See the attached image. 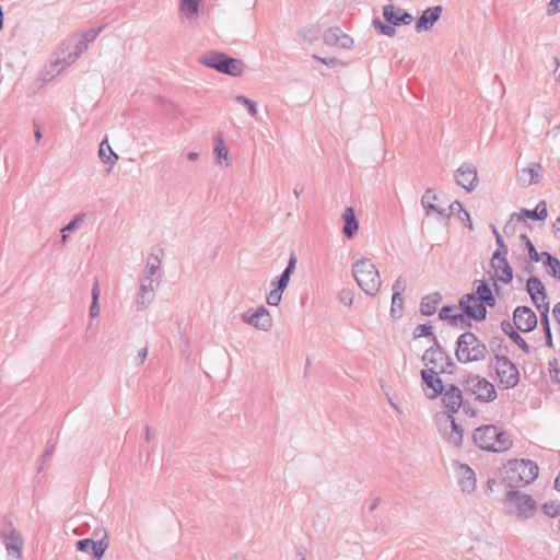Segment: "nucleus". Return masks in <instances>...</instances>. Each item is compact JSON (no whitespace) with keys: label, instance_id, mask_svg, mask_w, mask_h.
<instances>
[{"label":"nucleus","instance_id":"obj_17","mask_svg":"<svg viewBox=\"0 0 560 560\" xmlns=\"http://www.w3.org/2000/svg\"><path fill=\"white\" fill-rule=\"evenodd\" d=\"M455 180L465 190L472 191L478 183L476 167L471 163H464L455 172Z\"/></svg>","mask_w":560,"mask_h":560},{"label":"nucleus","instance_id":"obj_40","mask_svg":"<svg viewBox=\"0 0 560 560\" xmlns=\"http://www.w3.org/2000/svg\"><path fill=\"white\" fill-rule=\"evenodd\" d=\"M373 25L376 30L380 31L381 34L386 35L388 37H393L396 34L395 25L390 24H384L380 19L373 20Z\"/></svg>","mask_w":560,"mask_h":560},{"label":"nucleus","instance_id":"obj_29","mask_svg":"<svg viewBox=\"0 0 560 560\" xmlns=\"http://www.w3.org/2000/svg\"><path fill=\"white\" fill-rule=\"evenodd\" d=\"M202 0H179L178 13L179 18L184 21L197 20L200 12V4Z\"/></svg>","mask_w":560,"mask_h":560},{"label":"nucleus","instance_id":"obj_18","mask_svg":"<svg viewBox=\"0 0 560 560\" xmlns=\"http://www.w3.org/2000/svg\"><path fill=\"white\" fill-rule=\"evenodd\" d=\"M324 43L327 46L338 47L341 49H350L353 46V38L343 33L338 26L329 27L324 32Z\"/></svg>","mask_w":560,"mask_h":560},{"label":"nucleus","instance_id":"obj_5","mask_svg":"<svg viewBox=\"0 0 560 560\" xmlns=\"http://www.w3.org/2000/svg\"><path fill=\"white\" fill-rule=\"evenodd\" d=\"M538 476V466L530 459L510 460L505 466V481L509 488L523 487L533 482Z\"/></svg>","mask_w":560,"mask_h":560},{"label":"nucleus","instance_id":"obj_42","mask_svg":"<svg viewBox=\"0 0 560 560\" xmlns=\"http://www.w3.org/2000/svg\"><path fill=\"white\" fill-rule=\"evenodd\" d=\"M540 313V324L544 332L551 330L550 320H549V305H541L537 307Z\"/></svg>","mask_w":560,"mask_h":560},{"label":"nucleus","instance_id":"obj_28","mask_svg":"<svg viewBox=\"0 0 560 560\" xmlns=\"http://www.w3.org/2000/svg\"><path fill=\"white\" fill-rule=\"evenodd\" d=\"M298 258L294 253L290 255L288 265L282 273L271 281L272 289L284 291L290 282L291 275L296 267Z\"/></svg>","mask_w":560,"mask_h":560},{"label":"nucleus","instance_id":"obj_59","mask_svg":"<svg viewBox=\"0 0 560 560\" xmlns=\"http://www.w3.org/2000/svg\"><path fill=\"white\" fill-rule=\"evenodd\" d=\"M107 151L109 152V154H107V165H109V168H110L117 162L118 155L112 150V148L108 143H107Z\"/></svg>","mask_w":560,"mask_h":560},{"label":"nucleus","instance_id":"obj_7","mask_svg":"<svg viewBox=\"0 0 560 560\" xmlns=\"http://www.w3.org/2000/svg\"><path fill=\"white\" fill-rule=\"evenodd\" d=\"M505 505L510 514L521 520L530 518L537 512L536 501L529 494L515 489L506 492Z\"/></svg>","mask_w":560,"mask_h":560},{"label":"nucleus","instance_id":"obj_37","mask_svg":"<svg viewBox=\"0 0 560 560\" xmlns=\"http://www.w3.org/2000/svg\"><path fill=\"white\" fill-rule=\"evenodd\" d=\"M320 33V26L313 24L302 27L298 34L304 42L314 43L319 38Z\"/></svg>","mask_w":560,"mask_h":560},{"label":"nucleus","instance_id":"obj_9","mask_svg":"<svg viewBox=\"0 0 560 560\" xmlns=\"http://www.w3.org/2000/svg\"><path fill=\"white\" fill-rule=\"evenodd\" d=\"M464 388L480 402H490L497 398L494 385L479 375H468L464 382Z\"/></svg>","mask_w":560,"mask_h":560},{"label":"nucleus","instance_id":"obj_31","mask_svg":"<svg viewBox=\"0 0 560 560\" xmlns=\"http://www.w3.org/2000/svg\"><path fill=\"white\" fill-rule=\"evenodd\" d=\"M447 421L450 422L448 429L443 431L444 438L455 446H459L463 442V430L455 422V419L452 415H447Z\"/></svg>","mask_w":560,"mask_h":560},{"label":"nucleus","instance_id":"obj_30","mask_svg":"<svg viewBox=\"0 0 560 560\" xmlns=\"http://www.w3.org/2000/svg\"><path fill=\"white\" fill-rule=\"evenodd\" d=\"M343 226L342 233L348 238H353L359 230V220L355 217L354 209L347 207L342 213Z\"/></svg>","mask_w":560,"mask_h":560},{"label":"nucleus","instance_id":"obj_63","mask_svg":"<svg viewBox=\"0 0 560 560\" xmlns=\"http://www.w3.org/2000/svg\"><path fill=\"white\" fill-rule=\"evenodd\" d=\"M462 407H463L464 412H465L467 416H470V417L476 416L477 411H476L474 408H471V407H470V405H469L468 402H464V401H463Z\"/></svg>","mask_w":560,"mask_h":560},{"label":"nucleus","instance_id":"obj_13","mask_svg":"<svg viewBox=\"0 0 560 560\" xmlns=\"http://www.w3.org/2000/svg\"><path fill=\"white\" fill-rule=\"evenodd\" d=\"M422 361L428 368L427 370H433L440 373L452 374L455 369V363L448 354H439L434 353V351H424Z\"/></svg>","mask_w":560,"mask_h":560},{"label":"nucleus","instance_id":"obj_23","mask_svg":"<svg viewBox=\"0 0 560 560\" xmlns=\"http://www.w3.org/2000/svg\"><path fill=\"white\" fill-rule=\"evenodd\" d=\"M442 11V5H435L425 9L418 19L415 30L418 33L430 31L440 20Z\"/></svg>","mask_w":560,"mask_h":560},{"label":"nucleus","instance_id":"obj_3","mask_svg":"<svg viewBox=\"0 0 560 560\" xmlns=\"http://www.w3.org/2000/svg\"><path fill=\"white\" fill-rule=\"evenodd\" d=\"M487 353V346L474 332L465 331L457 338L455 357L458 362L468 364L482 361Z\"/></svg>","mask_w":560,"mask_h":560},{"label":"nucleus","instance_id":"obj_22","mask_svg":"<svg viewBox=\"0 0 560 560\" xmlns=\"http://www.w3.org/2000/svg\"><path fill=\"white\" fill-rule=\"evenodd\" d=\"M440 372L433 370H421L420 375L423 384L427 388L431 389V393H427L429 399H434L440 396L446 386L443 381L438 376Z\"/></svg>","mask_w":560,"mask_h":560},{"label":"nucleus","instance_id":"obj_14","mask_svg":"<svg viewBox=\"0 0 560 560\" xmlns=\"http://www.w3.org/2000/svg\"><path fill=\"white\" fill-rule=\"evenodd\" d=\"M513 323L517 330L529 332L537 326V316L528 306H517L513 312Z\"/></svg>","mask_w":560,"mask_h":560},{"label":"nucleus","instance_id":"obj_44","mask_svg":"<svg viewBox=\"0 0 560 560\" xmlns=\"http://www.w3.org/2000/svg\"><path fill=\"white\" fill-rule=\"evenodd\" d=\"M84 219H85V213L77 214L68 224H66L61 229V233L72 232V231L77 230L78 228L81 226V224L83 223Z\"/></svg>","mask_w":560,"mask_h":560},{"label":"nucleus","instance_id":"obj_61","mask_svg":"<svg viewBox=\"0 0 560 560\" xmlns=\"http://www.w3.org/2000/svg\"><path fill=\"white\" fill-rule=\"evenodd\" d=\"M481 301H482V305L490 306V307L495 306V303H497L495 298H494L492 291L489 292L488 294H486V298L482 299Z\"/></svg>","mask_w":560,"mask_h":560},{"label":"nucleus","instance_id":"obj_46","mask_svg":"<svg viewBox=\"0 0 560 560\" xmlns=\"http://www.w3.org/2000/svg\"><path fill=\"white\" fill-rule=\"evenodd\" d=\"M542 512L550 517H555L560 515V504L549 501L542 504L541 506Z\"/></svg>","mask_w":560,"mask_h":560},{"label":"nucleus","instance_id":"obj_43","mask_svg":"<svg viewBox=\"0 0 560 560\" xmlns=\"http://www.w3.org/2000/svg\"><path fill=\"white\" fill-rule=\"evenodd\" d=\"M412 336L415 339L421 338V337H433L434 334L432 331V327L429 324H421L418 325L412 332Z\"/></svg>","mask_w":560,"mask_h":560},{"label":"nucleus","instance_id":"obj_34","mask_svg":"<svg viewBox=\"0 0 560 560\" xmlns=\"http://www.w3.org/2000/svg\"><path fill=\"white\" fill-rule=\"evenodd\" d=\"M474 292L466 294L465 302H475L476 300L481 301L482 299L486 298V294L491 292V289L488 285V283L481 279H477L474 281Z\"/></svg>","mask_w":560,"mask_h":560},{"label":"nucleus","instance_id":"obj_58","mask_svg":"<svg viewBox=\"0 0 560 560\" xmlns=\"http://www.w3.org/2000/svg\"><path fill=\"white\" fill-rule=\"evenodd\" d=\"M514 323L512 324L510 320L504 319L501 322V329L502 331L508 335L509 337L513 335L516 330L514 329Z\"/></svg>","mask_w":560,"mask_h":560},{"label":"nucleus","instance_id":"obj_48","mask_svg":"<svg viewBox=\"0 0 560 560\" xmlns=\"http://www.w3.org/2000/svg\"><path fill=\"white\" fill-rule=\"evenodd\" d=\"M282 291L272 289L267 295L266 302L270 306H278L282 300Z\"/></svg>","mask_w":560,"mask_h":560},{"label":"nucleus","instance_id":"obj_4","mask_svg":"<svg viewBox=\"0 0 560 560\" xmlns=\"http://www.w3.org/2000/svg\"><path fill=\"white\" fill-rule=\"evenodd\" d=\"M352 275L360 289L370 296H375L382 285L380 272L374 264L361 258L352 266Z\"/></svg>","mask_w":560,"mask_h":560},{"label":"nucleus","instance_id":"obj_26","mask_svg":"<svg viewBox=\"0 0 560 560\" xmlns=\"http://www.w3.org/2000/svg\"><path fill=\"white\" fill-rule=\"evenodd\" d=\"M540 170L539 163H532L529 166L521 168L517 172V183L523 187L538 184L541 178Z\"/></svg>","mask_w":560,"mask_h":560},{"label":"nucleus","instance_id":"obj_24","mask_svg":"<svg viewBox=\"0 0 560 560\" xmlns=\"http://www.w3.org/2000/svg\"><path fill=\"white\" fill-rule=\"evenodd\" d=\"M384 19L393 25L410 24L413 16L402 9H397L394 4H387L383 8Z\"/></svg>","mask_w":560,"mask_h":560},{"label":"nucleus","instance_id":"obj_27","mask_svg":"<svg viewBox=\"0 0 560 560\" xmlns=\"http://www.w3.org/2000/svg\"><path fill=\"white\" fill-rule=\"evenodd\" d=\"M458 483L464 492L470 493L476 488V476L467 464H459L456 469Z\"/></svg>","mask_w":560,"mask_h":560},{"label":"nucleus","instance_id":"obj_64","mask_svg":"<svg viewBox=\"0 0 560 560\" xmlns=\"http://www.w3.org/2000/svg\"><path fill=\"white\" fill-rule=\"evenodd\" d=\"M556 237L560 240V217L553 222Z\"/></svg>","mask_w":560,"mask_h":560},{"label":"nucleus","instance_id":"obj_38","mask_svg":"<svg viewBox=\"0 0 560 560\" xmlns=\"http://www.w3.org/2000/svg\"><path fill=\"white\" fill-rule=\"evenodd\" d=\"M542 264L549 268V273L555 278H560V261L558 258L547 252H542Z\"/></svg>","mask_w":560,"mask_h":560},{"label":"nucleus","instance_id":"obj_8","mask_svg":"<svg viewBox=\"0 0 560 560\" xmlns=\"http://www.w3.org/2000/svg\"><path fill=\"white\" fill-rule=\"evenodd\" d=\"M489 368L495 371L500 384L505 388H514L518 384V370L505 354L495 353L490 360Z\"/></svg>","mask_w":560,"mask_h":560},{"label":"nucleus","instance_id":"obj_25","mask_svg":"<svg viewBox=\"0 0 560 560\" xmlns=\"http://www.w3.org/2000/svg\"><path fill=\"white\" fill-rule=\"evenodd\" d=\"M75 547L79 551L92 555L93 560H102L105 553V537L97 542L90 538L80 539L77 541Z\"/></svg>","mask_w":560,"mask_h":560},{"label":"nucleus","instance_id":"obj_47","mask_svg":"<svg viewBox=\"0 0 560 560\" xmlns=\"http://www.w3.org/2000/svg\"><path fill=\"white\" fill-rule=\"evenodd\" d=\"M402 311V298L401 295L396 296L393 294L392 296V306H390V315L396 318L401 316Z\"/></svg>","mask_w":560,"mask_h":560},{"label":"nucleus","instance_id":"obj_56","mask_svg":"<svg viewBox=\"0 0 560 560\" xmlns=\"http://www.w3.org/2000/svg\"><path fill=\"white\" fill-rule=\"evenodd\" d=\"M432 212L438 213L439 215L444 217V218H448L451 215V213L448 212L447 209L440 208V207L435 206L434 203L429 206L428 210H425L427 215H430Z\"/></svg>","mask_w":560,"mask_h":560},{"label":"nucleus","instance_id":"obj_10","mask_svg":"<svg viewBox=\"0 0 560 560\" xmlns=\"http://www.w3.org/2000/svg\"><path fill=\"white\" fill-rule=\"evenodd\" d=\"M140 287L136 296V308L139 312L145 311L155 298L160 280H152L148 277H140Z\"/></svg>","mask_w":560,"mask_h":560},{"label":"nucleus","instance_id":"obj_11","mask_svg":"<svg viewBox=\"0 0 560 560\" xmlns=\"http://www.w3.org/2000/svg\"><path fill=\"white\" fill-rule=\"evenodd\" d=\"M1 539L9 556L20 558L22 553L23 539L11 521H7L0 532Z\"/></svg>","mask_w":560,"mask_h":560},{"label":"nucleus","instance_id":"obj_19","mask_svg":"<svg viewBox=\"0 0 560 560\" xmlns=\"http://www.w3.org/2000/svg\"><path fill=\"white\" fill-rule=\"evenodd\" d=\"M466 294H464L458 303L459 308L462 310L460 314H464V323H466V317L475 320H483L487 317V307L482 305V301L475 302H465Z\"/></svg>","mask_w":560,"mask_h":560},{"label":"nucleus","instance_id":"obj_49","mask_svg":"<svg viewBox=\"0 0 560 560\" xmlns=\"http://www.w3.org/2000/svg\"><path fill=\"white\" fill-rule=\"evenodd\" d=\"M510 339L518 347L521 348L525 353L530 352V347L526 342V340L517 332L515 331L513 335L510 336Z\"/></svg>","mask_w":560,"mask_h":560},{"label":"nucleus","instance_id":"obj_32","mask_svg":"<svg viewBox=\"0 0 560 560\" xmlns=\"http://www.w3.org/2000/svg\"><path fill=\"white\" fill-rule=\"evenodd\" d=\"M442 301V295L439 292L424 295L420 303V312L424 316H431L435 314L438 305Z\"/></svg>","mask_w":560,"mask_h":560},{"label":"nucleus","instance_id":"obj_53","mask_svg":"<svg viewBox=\"0 0 560 560\" xmlns=\"http://www.w3.org/2000/svg\"><path fill=\"white\" fill-rule=\"evenodd\" d=\"M406 290V281L402 276H399L393 284V294L396 296L401 295Z\"/></svg>","mask_w":560,"mask_h":560},{"label":"nucleus","instance_id":"obj_62","mask_svg":"<svg viewBox=\"0 0 560 560\" xmlns=\"http://www.w3.org/2000/svg\"><path fill=\"white\" fill-rule=\"evenodd\" d=\"M549 13L555 14L560 12V0H550Z\"/></svg>","mask_w":560,"mask_h":560},{"label":"nucleus","instance_id":"obj_51","mask_svg":"<svg viewBox=\"0 0 560 560\" xmlns=\"http://www.w3.org/2000/svg\"><path fill=\"white\" fill-rule=\"evenodd\" d=\"M338 299L343 305L350 306L353 303L354 295L351 290L345 289L339 292Z\"/></svg>","mask_w":560,"mask_h":560},{"label":"nucleus","instance_id":"obj_16","mask_svg":"<svg viewBox=\"0 0 560 560\" xmlns=\"http://www.w3.org/2000/svg\"><path fill=\"white\" fill-rule=\"evenodd\" d=\"M242 320L261 331H268L272 326V318L265 306H259L253 314L244 313Z\"/></svg>","mask_w":560,"mask_h":560},{"label":"nucleus","instance_id":"obj_60","mask_svg":"<svg viewBox=\"0 0 560 560\" xmlns=\"http://www.w3.org/2000/svg\"><path fill=\"white\" fill-rule=\"evenodd\" d=\"M54 452H55V444L51 443L50 441H48L47 445H46V450L42 455V460L44 462L47 458H49L54 454Z\"/></svg>","mask_w":560,"mask_h":560},{"label":"nucleus","instance_id":"obj_55","mask_svg":"<svg viewBox=\"0 0 560 560\" xmlns=\"http://www.w3.org/2000/svg\"><path fill=\"white\" fill-rule=\"evenodd\" d=\"M313 59L328 66V67H335V66H343V62L340 61L339 59L332 57V58H323V57H319L318 55H313L312 56Z\"/></svg>","mask_w":560,"mask_h":560},{"label":"nucleus","instance_id":"obj_41","mask_svg":"<svg viewBox=\"0 0 560 560\" xmlns=\"http://www.w3.org/2000/svg\"><path fill=\"white\" fill-rule=\"evenodd\" d=\"M214 154L218 160L224 159L228 160L229 156V149L225 145L223 139L221 137L215 139L214 142Z\"/></svg>","mask_w":560,"mask_h":560},{"label":"nucleus","instance_id":"obj_50","mask_svg":"<svg viewBox=\"0 0 560 560\" xmlns=\"http://www.w3.org/2000/svg\"><path fill=\"white\" fill-rule=\"evenodd\" d=\"M527 253H528V256L530 258V260L535 261V262H538L540 260L544 259V256L542 253H538L535 245L533 244V242H528V244H526L525 246Z\"/></svg>","mask_w":560,"mask_h":560},{"label":"nucleus","instance_id":"obj_20","mask_svg":"<svg viewBox=\"0 0 560 560\" xmlns=\"http://www.w3.org/2000/svg\"><path fill=\"white\" fill-rule=\"evenodd\" d=\"M441 396L444 407L448 410V415L453 416L463 405V394L456 385H447Z\"/></svg>","mask_w":560,"mask_h":560},{"label":"nucleus","instance_id":"obj_36","mask_svg":"<svg viewBox=\"0 0 560 560\" xmlns=\"http://www.w3.org/2000/svg\"><path fill=\"white\" fill-rule=\"evenodd\" d=\"M100 296H101V287H100L98 280L95 279L93 287H92V303H91L90 311H89V315L92 320L94 318L98 317V315L101 313V307L98 304Z\"/></svg>","mask_w":560,"mask_h":560},{"label":"nucleus","instance_id":"obj_2","mask_svg":"<svg viewBox=\"0 0 560 560\" xmlns=\"http://www.w3.org/2000/svg\"><path fill=\"white\" fill-rule=\"evenodd\" d=\"M472 439L475 444L483 450L491 452H505L512 446V440L509 434L494 424H486L474 431Z\"/></svg>","mask_w":560,"mask_h":560},{"label":"nucleus","instance_id":"obj_54","mask_svg":"<svg viewBox=\"0 0 560 560\" xmlns=\"http://www.w3.org/2000/svg\"><path fill=\"white\" fill-rule=\"evenodd\" d=\"M436 198L438 197L433 194L432 189L428 188L421 197L422 207L428 210V207L431 206L433 203L432 201Z\"/></svg>","mask_w":560,"mask_h":560},{"label":"nucleus","instance_id":"obj_15","mask_svg":"<svg viewBox=\"0 0 560 560\" xmlns=\"http://www.w3.org/2000/svg\"><path fill=\"white\" fill-rule=\"evenodd\" d=\"M491 267L494 270L497 280L503 283H510L513 279V270L510 266L506 255H502L501 249H497L491 258Z\"/></svg>","mask_w":560,"mask_h":560},{"label":"nucleus","instance_id":"obj_21","mask_svg":"<svg viewBox=\"0 0 560 560\" xmlns=\"http://www.w3.org/2000/svg\"><path fill=\"white\" fill-rule=\"evenodd\" d=\"M526 291L528 292L532 302L536 307H539L540 304L549 305L545 285L539 278L535 276L529 277L526 281Z\"/></svg>","mask_w":560,"mask_h":560},{"label":"nucleus","instance_id":"obj_35","mask_svg":"<svg viewBox=\"0 0 560 560\" xmlns=\"http://www.w3.org/2000/svg\"><path fill=\"white\" fill-rule=\"evenodd\" d=\"M161 260L158 256H150L141 277L161 281Z\"/></svg>","mask_w":560,"mask_h":560},{"label":"nucleus","instance_id":"obj_52","mask_svg":"<svg viewBox=\"0 0 560 560\" xmlns=\"http://www.w3.org/2000/svg\"><path fill=\"white\" fill-rule=\"evenodd\" d=\"M491 229H492V232H493L494 237H495L498 249H501L502 255H508V246L504 243V240H503L502 235L499 233V231L497 230V228L494 225H491Z\"/></svg>","mask_w":560,"mask_h":560},{"label":"nucleus","instance_id":"obj_12","mask_svg":"<svg viewBox=\"0 0 560 560\" xmlns=\"http://www.w3.org/2000/svg\"><path fill=\"white\" fill-rule=\"evenodd\" d=\"M547 215H548V212H547L546 201L541 200L537 203L536 208L533 210L522 208L518 213L517 212L512 213L509 222L504 225L503 231L505 234H509L510 232L513 233L514 232V226H513L514 221L522 222L525 219L542 221L547 218Z\"/></svg>","mask_w":560,"mask_h":560},{"label":"nucleus","instance_id":"obj_33","mask_svg":"<svg viewBox=\"0 0 560 560\" xmlns=\"http://www.w3.org/2000/svg\"><path fill=\"white\" fill-rule=\"evenodd\" d=\"M441 320H447L451 325L464 323V314L457 312L456 305H444L439 313Z\"/></svg>","mask_w":560,"mask_h":560},{"label":"nucleus","instance_id":"obj_45","mask_svg":"<svg viewBox=\"0 0 560 560\" xmlns=\"http://www.w3.org/2000/svg\"><path fill=\"white\" fill-rule=\"evenodd\" d=\"M548 370H549L550 378L555 383L560 384V369H559L558 359L553 358V359L549 360Z\"/></svg>","mask_w":560,"mask_h":560},{"label":"nucleus","instance_id":"obj_39","mask_svg":"<svg viewBox=\"0 0 560 560\" xmlns=\"http://www.w3.org/2000/svg\"><path fill=\"white\" fill-rule=\"evenodd\" d=\"M238 104L245 106L248 110V114L252 117H256L258 114L256 103L253 102L250 98L243 96V95H236L234 98Z\"/></svg>","mask_w":560,"mask_h":560},{"label":"nucleus","instance_id":"obj_1","mask_svg":"<svg viewBox=\"0 0 560 560\" xmlns=\"http://www.w3.org/2000/svg\"><path fill=\"white\" fill-rule=\"evenodd\" d=\"M102 26L97 30L91 28L82 34H74L62 42L56 52V59L50 63V70L43 73V82L51 80L65 68L71 66L88 48L89 43L93 42L98 35Z\"/></svg>","mask_w":560,"mask_h":560},{"label":"nucleus","instance_id":"obj_57","mask_svg":"<svg viewBox=\"0 0 560 560\" xmlns=\"http://www.w3.org/2000/svg\"><path fill=\"white\" fill-rule=\"evenodd\" d=\"M431 340H432V346L430 348H428L425 351H434V353L447 354L443 350L442 346L440 345V342L435 336L431 337Z\"/></svg>","mask_w":560,"mask_h":560},{"label":"nucleus","instance_id":"obj_6","mask_svg":"<svg viewBox=\"0 0 560 560\" xmlns=\"http://www.w3.org/2000/svg\"><path fill=\"white\" fill-rule=\"evenodd\" d=\"M199 61L208 68L232 77L242 75L244 70V63L241 60L217 50L205 54Z\"/></svg>","mask_w":560,"mask_h":560}]
</instances>
